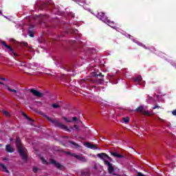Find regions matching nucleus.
I'll return each mask as SVG.
<instances>
[{
    "mask_svg": "<svg viewBox=\"0 0 176 176\" xmlns=\"http://www.w3.org/2000/svg\"><path fill=\"white\" fill-rule=\"evenodd\" d=\"M0 167H1V168L3 169V171H4V173H7L8 174H9V173H10L9 170H8V168L6 167V166L5 164L0 162Z\"/></svg>",
    "mask_w": 176,
    "mask_h": 176,
    "instance_id": "dca6fc26",
    "label": "nucleus"
},
{
    "mask_svg": "<svg viewBox=\"0 0 176 176\" xmlns=\"http://www.w3.org/2000/svg\"><path fill=\"white\" fill-rule=\"evenodd\" d=\"M95 76H104V75H102V74L100 73L99 74H95Z\"/></svg>",
    "mask_w": 176,
    "mask_h": 176,
    "instance_id": "f704fd0d",
    "label": "nucleus"
},
{
    "mask_svg": "<svg viewBox=\"0 0 176 176\" xmlns=\"http://www.w3.org/2000/svg\"><path fill=\"white\" fill-rule=\"evenodd\" d=\"M2 131L0 129V133Z\"/></svg>",
    "mask_w": 176,
    "mask_h": 176,
    "instance_id": "c03bdc74",
    "label": "nucleus"
},
{
    "mask_svg": "<svg viewBox=\"0 0 176 176\" xmlns=\"http://www.w3.org/2000/svg\"><path fill=\"white\" fill-rule=\"evenodd\" d=\"M30 93H32L36 97H38V98H42L43 97V94L36 91L34 89H29Z\"/></svg>",
    "mask_w": 176,
    "mask_h": 176,
    "instance_id": "9b49d317",
    "label": "nucleus"
},
{
    "mask_svg": "<svg viewBox=\"0 0 176 176\" xmlns=\"http://www.w3.org/2000/svg\"><path fill=\"white\" fill-rule=\"evenodd\" d=\"M0 14H2V12L1 11H0Z\"/></svg>",
    "mask_w": 176,
    "mask_h": 176,
    "instance_id": "37998d69",
    "label": "nucleus"
},
{
    "mask_svg": "<svg viewBox=\"0 0 176 176\" xmlns=\"http://www.w3.org/2000/svg\"><path fill=\"white\" fill-rule=\"evenodd\" d=\"M1 45L3 46H4V47H6V49H8V53L12 56V54H13L14 57H17L19 56V54H16V52H14V50H13V48L12 47H10V45H7L6 42H5L4 41H1Z\"/></svg>",
    "mask_w": 176,
    "mask_h": 176,
    "instance_id": "39448f33",
    "label": "nucleus"
},
{
    "mask_svg": "<svg viewBox=\"0 0 176 176\" xmlns=\"http://www.w3.org/2000/svg\"><path fill=\"white\" fill-rule=\"evenodd\" d=\"M35 31H30L28 32V34H29V36L31 37V38H34V34Z\"/></svg>",
    "mask_w": 176,
    "mask_h": 176,
    "instance_id": "b1692460",
    "label": "nucleus"
},
{
    "mask_svg": "<svg viewBox=\"0 0 176 176\" xmlns=\"http://www.w3.org/2000/svg\"><path fill=\"white\" fill-rule=\"evenodd\" d=\"M34 25H30L28 28V32H30V31H34Z\"/></svg>",
    "mask_w": 176,
    "mask_h": 176,
    "instance_id": "cd10ccee",
    "label": "nucleus"
},
{
    "mask_svg": "<svg viewBox=\"0 0 176 176\" xmlns=\"http://www.w3.org/2000/svg\"><path fill=\"white\" fill-rule=\"evenodd\" d=\"M63 69L67 71V72H71L72 71V67H70L69 66H65Z\"/></svg>",
    "mask_w": 176,
    "mask_h": 176,
    "instance_id": "412c9836",
    "label": "nucleus"
},
{
    "mask_svg": "<svg viewBox=\"0 0 176 176\" xmlns=\"http://www.w3.org/2000/svg\"><path fill=\"white\" fill-rule=\"evenodd\" d=\"M72 120H73L74 122H78V121L79 120V119H78V118H76V117H73V118H72Z\"/></svg>",
    "mask_w": 176,
    "mask_h": 176,
    "instance_id": "c756f323",
    "label": "nucleus"
},
{
    "mask_svg": "<svg viewBox=\"0 0 176 176\" xmlns=\"http://www.w3.org/2000/svg\"><path fill=\"white\" fill-rule=\"evenodd\" d=\"M22 115H23V116H24V118H28V116H27V114H25V113H22Z\"/></svg>",
    "mask_w": 176,
    "mask_h": 176,
    "instance_id": "c9c22d12",
    "label": "nucleus"
},
{
    "mask_svg": "<svg viewBox=\"0 0 176 176\" xmlns=\"http://www.w3.org/2000/svg\"><path fill=\"white\" fill-rule=\"evenodd\" d=\"M134 82H136L137 83H140L142 81V77L141 76H138L136 77H134L133 78Z\"/></svg>",
    "mask_w": 176,
    "mask_h": 176,
    "instance_id": "f3484780",
    "label": "nucleus"
},
{
    "mask_svg": "<svg viewBox=\"0 0 176 176\" xmlns=\"http://www.w3.org/2000/svg\"><path fill=\"white\" fill-rule=\"evenodd\" d=\"M160 106H158V105H155L153 107V109H160Z\"/></svg>",
    "mask_w": 176,
    "mask_h": 176,
    "instance_id": "c85d7f7f",
    "label": "nucleus"
},
{
    "mask_svg": "<svg viewBox=\"0 0 176 176\" xmlns=\"http://www.w3.org/2000/svg\"><path fill=\"white\" fill-rule=\"evenodd\" d=\"M50 6H52V4H50V2L41 3L38 9L39 10H43V9H50Z\"/></svg>",
    "mask_w": 176,
    "mask_h": 176,
    "instance_id": "9d476101",
    "label": "nucleus"
},
{
    "mask_svg": "<svg viewBox=\"0 0 176 176\" xmlns=\"http://www.w3.org/2000/svg\"><path fill=\"white\" fill-rule=\"evenodd\" d=\"M67 154L70 156H73V157H75L76 159L80 160V162H82L83 163H86V162H87V159H86V157H85L82 154L78 155L75 153H67Z\"/></svg>",
    "mask_w": 176,
    "mask_h": 176,
    "instance_id": "423d86ee",
    "label": "nucleus"
},
{
    "mask_svg": "<svg viewBox=\"0 0 176 176\" xmlns=\"http://www.w3.org/2000/svg\"><path fill=\"white\" fill-rule=\"evenodd\" d=\"M23 46H28V43H23Z\"/></svg>",
    "mask_w": 176,
    "mask_h": 176,
    "instance_id": "4c0bfd02",
    "label": "nucleus"
},
{
    "mask_svg": "<svg viewBox=\"0 0 176 176\" xmlns=\"http://www.w3.org/2000/svg\"><path fill=\"white\" fill-rule=\"evenodd\" d=\"M93 83H95L96 85H102V83H104V80L101 78L94 79L93 78H84L80 80L81 87H86V89H89V90L91 87H92V89L96 87V86L93 85Z\"/></svg>",
    "mask_w": 176,
    "mask_h": 176,
    "instance_id": "f257e3e1",
    "label": "nucleus"
},
{
    "mask_svg": "<svg viewBox=\"0 0 176 176\" xmlns=\"http://www.w3.org/2000/svg\"><path fill=\"white\" fill-rule=\"evenodd\" d=\"M97 17L98 19H99V20H101L102 21H103V23H105L106 24H107V25H109V27H111V28H115V27H116L115 25V22L111 21L110 19H108V17L105 16V13L102 12H98L97 14Z\"/></svg>",
    "mask_w": 176,
    "mask_h": 176,
    "instance_id": "20e7f679",
    "label": "nucleus"
},
{
    "mask_svg": "<svg viewBox=\"0 0 176 176\" xmlns=\"http://www.w3.org/2000/svg\"><path fill=\"white\" fill-rule=\"evenodd\" d=\"M0 80H6V78H3V77H1V78H0Z\"/></svg>",
    "mask_w": 176,
    "mask_h": 176,
    "instance_id": "e433bc0d",
    "label": "nucleus"
},
{
    "mask_svg": "<svg viewBox=\"0 0 176 176\" xmlns=\"http://www.w3.org/2000/svg\"><path fill=\"white\" fill-rule=\"evenodd\" d=\"M142 115H146V116H151L152 115L149 113L148 111H143V113H142Z\"/></svg>",
    "mask_w": 176,
    "mask_h": 176,
    "instance_id": "4be33fe9",
    "label": "nucleus"
},
{
    "mask_svg": "<svg viewBox=\"0 0 176 176\" xmlns=\"http://www.w3.org/2000/svg\"><path fill=\"white\" fill-rule=\"evenodd\" d=\"M111 156H113V157H118V159H122L123 157H124V156H123L122 155H120L119 153H117L116 152H110Z\"/></svg>",
    "mask_w": 176,
    "mask_h": 176,
    "instance_id": "4468645a",
    "label": "nucleus"
},
{
    "mask_svg": "<svg viewBox=\"0 0 176 176\" xmlns=\"http://www.w3.org/2000/svg\"><path fill=\"white\" fill-rule=\"evenodd\" d=\"M6 87H7V90L10 91V93H14V94H17V90L10 88V87L8 85H6Z\"/></svg>",
    "mask_w": 176,
    "mask_h": 176,
    "instance_id": "a211bd4d",
    "label": "nucleus"
},
{
    "mask_svg": "<svg viewBox=\"0 0 176 176\" xmlns=\"http://www.w3.org/2000/svg\"><path fill=\"white\" fill-rule=\"evenodd\" d=\"M69 144H71L72 145H73V148H75L76 149H78L79 148H80V145L78 144L76 142L69 140L68 141Z\"/></svg>",
    "mask_w": 176,
    "mask_h": 176,
    "instance_id": "2eb2a0df",
    "label": "nucleus"
},
{
    "mask_svg": "<svg viewBox=\"0 0 176 176\" xmlns=\"http://www.w3.org/2000/svg\"><path fill=\"white\" fill-rule=\"evenodd\" d=\"M41 162L45 164H49V163L47 162V161H46V160L43 157H41Z\"/></svg>",
    "mask_w": 176,
    "mask_h": 176,
    "instance_id": "a878e982",
    "label": "nucleus"
},
{
    "mask_svg": "<svg viewBox=\"0 0 176 176\" xmlns=\"http://www.w3.org/2000/svg\"><path fill=\"white\" fill-rule=\"evenodd\" d=\"M145 109H144V106H140L136 109V112H141L142 113H143Z\"/></svg>",
    "mask_w": 176,
    "mask_h": 176,
    "instance_id": "6ab92c4d",
    "label": "nucleus"
},
{
    "mask_svg": "<svg viewBox=\"0 0 176 176\" xmlns=\"http://www.w3.org/2000/svg\"><path fill=\"white\" fill-rule=\"evenodd\" d=\"M44 118H46L47 120H49V122L54 124L55 127H58V129H61L62 130H65V131H68V133H70L71 131L69 130V129H68V126L60 122L57 119L53 120L50 117L47 116V115H44Z\"/></svg>",
    "mask_w": 176,
    "mask_h": 176,
    "instance_id": "7ed1b4c3",
    "label": "nucleus"
},
{
    "mask_svg": "<svg viewBox=\"0 0 176 176\" xmlns=\"http://www.w3.org/2000/svg\"><path fill=\"white\" fill-rule=\"evenodd\" d=\"M51 164H52L53 166H55V167H56V168H58V170H64V168H65V167H64V166L61 165L60 163L57 162L56 160H54V159H51L50 160Z\"/></svg>",
    "mask_w": 176,
    "mask_h": 176,
    "instance_id": "0eeeda50",
    "label": "nucleus"
},
{
    "mask_svg": "<svg viewBox=\"0 0 176 176\" xmlns=\"http://www.w3.org/2000/svg\"><path fill=\"white\" fill-rule=\"evenodd\" d=\"M26 119L28 120H30V122H34V120H32L31 118H30V117H27L26 118Z\"/></svg>",
    "mask_w": 176,
    "mask_h": 176,
    "instance_id": "473e14b6",
    "label": "nucleus"
},
{
    "mask_svg": "<svg viewBox=\"0 0 176 176\" xmlns=\"http://www.w3.org/2000/svg\"><path fill=\"white\" fill-rule=\"evenodd\" d=\"M6 152H8V153H13L14 152V149L13 147H12V145L10 144H7L6 146Z\"/></svg>",
    "mask_w": 176,
    "mask_h": 176,
    "instance_id": "ddd939ff",
    "label": "nucleus"
},
{
    "mask_svg": "<svg viewBox=\"0 0 176 176\" xmlns=\"http://www.w3.org/2000/svg\"><path fill=\"white\" fill-rule=\"evenodd\" d=\"M3 160H8V158H3Z\"/></svg>",
    "mask_w": 176,
    "mask_h": 176,
    "instance_id": "a19ab883",
    "label": "nucleus"
},
{
    "mask_svg": "<svg viewBox=\"0 0 176 176\" xmlns=\"http://www.w3.org/2000/svg\"><path fill=\"white\" fill-rule=\"evenodd\" d=\"M84 145L90 149H97V144H91L90 142H85Z\"/></svg>",
    "mask_w": 176,
    "mask_h": 176,
    "instance_id": "f8f14e48",
    "label": "nucleus"
},
{
    "mask_svg": "<svg viewBox=\"0 0 176 176\" xmlns=\"http://www.w3.org/2000/svg\"><path fill=\"white\" fill-rule=\"evenodd\" d=\"M3 115H4V116H6L7 118H10V113L8 112V111H5V110H2L1 111Z\"/></svg>",
    "mask_w": 176,
    "mask_h": 176,
    "instance_id": "aec40b11",
    "label": "nucleus"
},
{
    "mask_svg": "<svg viewBox=\"0 0 176 176\" xmlns=\"http://www.w3.org/2000/svg\"><path fill=\"white\" fill-rule=\"evenodd\" d=\"M172 115H173V116H176V109L172 111Z\"/></svg>",
    "mask_w": 176,
    "mask_h": 176,
    "instance_id": "2f4dec72",
    "label": "nucleus"
},
{
    "mask_svg": "<svg viewBox=\"0 0 176 176\" xmlns=\"http://www.w3.org/2000/svg\"><path fill=\"white\" fill-rule=\"evenodd\" d=\"M15 144H16L17 151L20 156L22 157V160H23L24 162H27L28 160V156L27 155V150H25V148L23 147V144L21 143V139L17 137L16 138Z\"/></svg>",
    "mask_w": 176,
    "mask_h": 176,
    "instance_id": "f03ea898",
    "label": "nucleus"
},
{
    "mask_svg": "<svg viewBox=\"0 0 176 176\" xmlns=\"http://www.w3.org/2000/svg\"><path fill=\"white\" fill-rule=\"evenodd\" d=\"M143 47H144V49H148V47H146V46H145V45H143Z\"/></svg>",
    "mask_w": 176,
    "mask_h": 176,
    "instance_id": "ea45409f",
    "label": "nucleus"
},
{
    "mask_svg": "<svg viewBox=\"0 0 176 176\" xmlns=\"http://www.w3.org/2000/svg\"><path fill=\"white\" fill-rule=\"evenodd\" d=\"M122 120L124 121V123H129V122H130V118H129V117L123 118Z\"/></svg>",
    "mask_w": 176,
    "mask_h": 176,
    "instance_id": "5701e85b",
    "label": "nucleus"
},
{
    "mask_svg": "<svg viewBox=\"0 0 176 176\" xmlns=\"http://www.w3.org/2000/svg\"><path fill=\"white\" fill-rule=\"evenodd\" d=\"M73 43H76V41H73Z\"/></svg>",
    "mask_w": 176,
    "mask_h": 176,
    "instance_id": "79ce46f5",
    "label": "nucleus"
},
{
    "mask_svg": "<svg viewBox=\"0 0 176 176\" xmlns=\"http://www.w3.org/2000/svg\"><path fill=\"white\" fill-rule=\"evenodd\" d=\"M0 85H2L3 86H6L3 82L0 81Z\"/></svg>",
    "mask_w": 176,
    "mask_h": 176,
    "instance_id": "58836bf2",
    "label": "nucleus"
},
{
    "mask_svg": "<svg viewBox=\"0 0 176 176\" xmlns=\"http://www.w3.org/2000/svg\"><path fill=\"white\" fill-rule=\"evenodd\" d=\"M98 157H99L100 159H101L102 160H103L105 162V158L108 159L109 160H110V162H112V158H111V157H109V155H108L107 153H98L97 155Z\"/></svg>",
    "mask_w": 176,
    "mask_h": 176,
    "instance_id": "1a4fd4ad",
    "label": "nucleus"
},
{
    "mask_svg": "<svg viewBox=\"0 0 176 176\" xmlns=\"http://www.w3.org/2000/svg\"><path fill=\"white\" fill-rule=\"evenodd\" d=\"M104 164L108 166L109 174H113V171H115V168L113 167V166H112V164L108 160H104Z\"/></svg>",
    "mask_w": 176,
    "mask_h": 176,
    "instance_id": "6e6552de",
    "label": "nucleus"
},
{
    "mask_svg": "<svg viewBox=\"0 0 176 176\" xmlns=\"http://www.w3.org/2000/svg\"><path fill=\"white\" fill-rule=\"evenodd\" d=\"M74 129H76V130H77V131L79 130V126L78 125H74Z\"/></svg>",
    "mask_w": 176,
    "mask_h": 176,
    "instance_id": "72a5a7b5",
    "label": "nucleus"
},
{
    "mask_svg": "<svg viewBox=\"0 0 176 176\" xmlns=\"http://www.w3.org/2000/svg\"><path fill=\"white\" fill-rule=\"evenodd\" d=\"M52 107L54 109L60 108V105H58L56 103H54V104H52Z\"/></svg>",
    "mask_w": 176,
    "mask_h": 176,
    "instance_id": "bb28decb",
    "label": "nucleus"
},
{
    "mask_svg": "<svg viewBox=\"0 0 176 176\" xmlns=\"http://www.w3.org/2000/svg\"><path fill=\"white\" fill-rule=\"evenodd\" d=\"M33 172H34V173H38V168L34 167V168H33Z\"/></svg>",
    "mask_w": 176,
    "mask_h": 176,
    "instance_id": "7c9ffc66",
    "label": "nucleus"
},
{
    "mask_svg": "<svg viewBox=\"0 0 176 176\" xmlns=\"http://www.w3.org/2000/svg\"><path fill=\"white\" fill-rule=\"evenodd\" d=\"M63 119L65 120V122H67V123H71V122H72V120L67 118L66 117H63Z\"/></svg>",
    "mask_w": 176,
    "mask_h": 176,
    "instance_id": "393cba45",
    "label": "nucleus"
}]
</instances>
